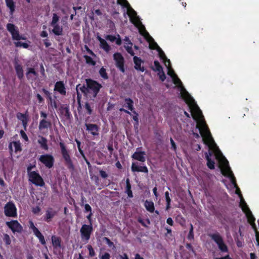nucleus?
Here are the masks:
<instances>
[{"label":"nucleus","instance_id":"1","mask_svg":"<svg viewBox=\"0 0 259 259\" xmlns=\"http://www.w3.org/2000/svg\"><path fill=\"white\" fill-rule=\"evenodd\" d=\"M59 145L60 148L61 154L64 160L65 165L69 170H73L74 169V166L71 158L69 150L68 149L65 144L62 141L59 142Z\"/></svg>","mask_w":259,"mask_h":259},{"label":"nucleus","instance_id":"2","mask_svg":"<svg viewBox=\"0 0 259 259\" xmlns=\"http://www.w3.org/2000/svg\"><path fill=\"white\" fill-rule=\"evenodd\" d=\"M85 82L88 85V98L94 100L102 88V85L98 81L91 78L87 79Z\"/></svg>","mask_w":259,"mask_h":259},{"label":"nucleus","instance_id":"3","mask_svg":"<svg viewBox=\"0 0 259 259\" xmlns=\"http://www.w3.org/2000/svg\"><path fill=\"white\" fill-rule=\"evenodd\" d=\"M201 127H200L198 124H197V127L199 128L200 134L201 135L204 142L206 144L213 143L214 141L211 136L210 132L204 121L201 122Z\"/></svg>","mask_w":259,"mask_h":259},{"label":"nucleus","instance_id":"4","mask_svg":"<svg viewBox=\"0 0 259 259\" xmlns=\"http://www.w3.org/2000/svg\"><path fill=\"white\" fill-rule=\"evenodd\" d=\"M208 236L217 244L219 249L222 252H228V248L225 243L222 236L219 232L209 234Z\"/></svg>","mask_w":259,"mask_h":259},{"label":"nucleus","instance_id":"5","mask_svg":"<svg viewBox=\"0 0 259 259\" xmlns=\"http://www.w3.org/2000/svg\"><path fill=\"white\" fill-rule=\"evenodd\" d=\"M93 225H82L80 229L81 240L85 243H88L91 238V236L93 233Z\"/></svg>","mask_w":259,"mask_h":259},{"label":"nucleus","instance_id":"6","mask_svg":"<svg viewBox=\"0 0 259 259\" xmlns=\"http://www.w3.org/2000/svg\"><path fill=\"white\" fill-rule=\"evenodd\" d=\"M4 213L8 217H17V208L12 201H9L5 204L4 206Z\"/></svg>","mask_w":259,"mask_h":259},{"label":"nucleus","instance_id":"7","mask_svg":"<svg viewBox=\"0 0 259 259\" xmlns=\"http://www.w3.org/2000/svg\"><path fill=\"white\" fill-rule=\"evenodd\" d=\"M29 181L36 186L42 187L45 185L43 179L40 175L35 171H33L28 175Z\"/></svg>","mask_w":259,"mask_h":259},{"label":"nucleus","instance_id":"8","mask_svg":"<svg viewBox=\"0 0 259 259\" xmlns=\"http://www.w3.org/2000/svg\"><path fill=\"white\" fill-rule=\"evenodd\" d=\"M7 29L8 31L11 34L12 39L15 40H20L24 39L20 34L18 27L14 24L12 23H8L7 25Z\"/></svg>","mask_w":259,"mask_h":259},{"label":"nucleus","instance_id":"9","mask_svg":"<svg viewBox=\"0 0 259 259\" xmlns=\"http://www.w3.org/2000/svg\"><path fill=\"white\" fill-rule=\"evenodd\" d=\"M38 160L48 168H51L53 166L55 161L54 157L48 154L40 155Z\"/></svg>","mask_w":259,"mask_h":259},{"label":"nucleus","instance_id":"10","mask_svg":"<svg viewBox=\"0 0 259 259\" xmlns=\"http://www.w3.org/2000/svg\"><path fill=\"white\" fill-rule=\"evenodd\" d=\"M113 59L116 63V66L123 73L125 72L124 60L120 53H115L113 55Z\"/></svg>","mask_w":259,"mask_h":259},{"label":"nucleus","instance_id":"11","mask_svg":"<svg viewBox=\"0 0 259 259\" xmlns=\"http://www.w3.org/2000/svg\"><path fill=\"white\" fill-rule=\"evenodd\" d=\"M7 226L12 230L13 233H20L22 231V227L17 220H13L6 222Z\"/></svg>","mask_w":259,"mask_h":259},{"label":"nucleus","instance_id":"12","mask_svg":"<svg viewBox=\"0 0 259 259\" xmlns=\"http://www.w3.org/2000/svg\"><path fill=\"white\" fill-rule=\"evenodd\" d=\"M78 90H79L83 94L84 96L88 97L89 94L88 90V85L86 84V85H83L81 86L80 84H79L76 86L77 102L78 104V106L81 107L80 100L81 98V95L78 92Z\"/></svg>","mask_w":259,"mask_h":259},{"label":"nucleus","instance_id":"13","mask_svg":"<svg viewBox=\"0 0 259 259\" xmlns=\"http://www.w3.org/2000/svg\"><path fill=\"white\" fill-rule=\"evenodd\" d=\"M222 172L223 175H224V176H227L228 177H229L231 179V181L232 184H233L235 187H237L235 178L234 176L232 171L231 170L230 167L228 165V162L227 160L226 165H225L224 169L222 170Z\"/></svg>","mask_w":259,"mask_h":259},{"label":"nucleus","instance_id":"14","mask_svg":"<svg viewBox=\"0 0 259 259\" xmlns=\"http://www.w3.org/2000/svg\"><path fill=\"white\" fill-rule=\"evenodd\" d=\"M54 90L55 92H58L62 96H65L66 95V88L63 81H57L55 84Z\"/></svg>","mask_w":259,"mask_h":259},{"label":"nucleus","instance_id":"15","mask_svg":"<svg viewBox=\"0 0 259 259\" xmlns=\"http://www.w3.org/2000/svg\"><path fill=\"white\" fill-rule=\"evenodd\" d=\"M85 126L86 127L87 131H89L93 136H96L99 135V132L100 130L99 126L96 124L88 123H85Z\"/></svg>","mask_w":259,"mask_h":259},{"label":"nucleus","instance_id":"16","mask_svg":"<svg viewBox=\"0 0 259 259\" xmlns=\"http://www.w3.org/2000/svg\"><path fill=\"white\" fill-rule=\"evenodd\" d=\"M41 91L46 95V98L49 100L48 105L55 109L57 108V102L53 100L52 97V93L45 88L41 89Z\"/></svg>","mask_w":259,"mask_h":259},{"label":"nucleus","instance_id":"17","mask_svg":"<svg viewBox=\"0 0 259 259\" xmlns=\"http://www.w3.org/2000/svg\"><path fill=\"white\" fill-rule=\"evenodd\" d=\"M57 214V211L54 210L52 208H49L46 211L45 215H44V220L47 222H50L52 219Z\"/></svg>","mask_w":259,"mask_h":259},{"label":"nucleus","instance_id":"18","mask_svg":"<svg viewBox=\"0 0 259 259\" xmlns=\"http://www.w3.org/2000/svg\"><path fill=\"white\" fill-rule=\"evenodd\" d=\"M26 76L28 80H34L36 78L38 77V74L33 68L28 67L27 68Z\"/></svg>","mask_w":259,"mask_h":259},{"label":"nucleus","instance_id":"19","mask_svg":"<svg viewBox=\"0 0 259 259\" xmlns=\"http://www.w3.org/2000/svg\"><path fill=\"white\" fill-rule=\"evenodd\" d=\"M146 153L144 151H136L132 155V158L142 162L146 161Z\"/></svg>","mask_w":259,"mask_h":259},{"label":"nucleus","instance_id":"20","mask_svg":"<svg viewBox=\"0 0 259 259\" xmlns=\"http://www.w3.org/2000/svg\"><path fill=\"white\" fill-rule=\"evenodd\" d=\"M131 169L133 172H142L146 174L148 172L146 166H138L134 162L132 164Z\"/></svg>","mask_w":259,"mask_h":259},{"label":"nucleus","instance_id":"21","mask_svg":"<svg viewBox=\"0 0 259 259\" xmlns=\"http://www.w3.org/2000/svg\"><path fill=\"white\" fill-rule=\"evenodd\" d=\"M133 61L135 64L134 67L135 69L137 70H140L142 72H144L145 71L144 67L141 66V63L143 62V61L140 58L137 56H134Z\"/></svg>","mask_w":259,"mask_h":259},{"label":"nucleus","instance_id":"22","mask_svg":"<svg viewBox=\"0 0 259 259\" xmlns=\"http://www.w3.org/2000/svg\"><path fill=\"white\" fill-rule=\"evenodd\" d=\"M14 67L18 78L22 80L24 77V71L22 65L16 62L15 63Z\"/></svg>","mask_w":259,"mask_h":259},{"label":"nucleus","instance_id":"23","mask_svg":"<svg viewBox=\"0 0 259 259\" xmlns=\"http://www.w3.org/2000/svg\"><path fill=\"white\" fill-rule=\"evenodd\" d=\"M245 213V215L247 218L248 222L250 224V225L252 226L253 228L256 230V226L255 224V219L253 217L251 211L250 210H248V211L244 212Z\"/></svg>","mask_w":259,"mask_h":259},{"label":"nucleus","instance_id":"24","mask_svg":"<svg viewBox=\"0 0 259 259\" xmlns=\"http://www.w3.org/2000/svg\"><path fill=\"white\" fill-rule=\"evenodd\" d=\"M59 110L61 114L64 115L67 119L70 118L71 115L69 111V106L67 105H61Z\"/></svg>","mask_w":259,"mask_h":259},{"label":"nucleus","instance_id":"25","mask_svg":"<svg viewBox=\"0 0 259 259\" xmlns=\"http://www.w3.org/2000/svg\"><path fill=\"white\" fill-rule=\"evenodd\" d=\"M52 245L54 248H60L61 247V239L60 237L53 235L51 237Z\"/></svg>","mask_w":259,"mask_h":259},{"label":"nucleus","instance_id":"26","mask_svg":"<svg viewBox=\"0 0 259 259\" xmlns=\"http://www.w3.org/2000/svg\"><path fill=\"white\" fill-rule=\"evenodd\" d=\"M98 39L99 40L100 44V48L103 49L107 53H108L111 50V47L107 42V41L100 36L98 37Z\"/></svg>","mask_w":259,"mask_h":259},{"label":"nucleus","instance_id":"27","mask_svg":"<svg viewBox=\"0 0 259 259\" xmlns=\"http://www.w3.org/2000/svg\"><path fill=\"white\" fill-rule=\"evenodd\" d=\"M205 158L207 160V166L210 169H214V161L212 160L210 156L212 155V153L211 152H209L208 153L206 152L205 154Z\"/></svg>","mask_w":259,"mask_h":259},{"label":"nucleus","instance_id":"28","mask_svg":"<svg viewBox=\"0 0 259 259\" xmlns=\"http://www.w3.org/2000/svg\"><path fill=\"white\" fill-rule=\"evenodd\" d=\"M52 123L50 121L45 119H42L39 121L38 128L41 131L44 129H47L50 127Z\"/></svg>","mask_w":259,"mask_h":259},{"label":"nucleus","instance_id":"29","mask_svg":"<svg viewBox=\"0 0 259 259\" xmlns=\"http://www.w3.org/2000/svg\"><path fill=\"white\" fill-rule=\"evenodd\" d=\"M124 101L125 104L123 105V107L127 108L130 111H133L134 109L133 100L130 98H126Z\"/></svg>","mask_w":259,"mask_h":259},{"label":"nucleus","instance_id":"30","mask_svg":"<svg viewBox=\"0 0 259 259\" xmlns=\"http://www.w3.org/2000/svg\"><path fill=\"white\" fill-rule=\"evenodd\" d=\"M144 206L147 210L151 213L153 212L155 210L154 203L152 201H148L146 200L145 201Z\"/></svg>","mask_w":259,"mask_h":259},{"label":"nucleus","instance_id":"31","mask_svg":"<svg viewBox=\"0 0 259 259\" xmlns=\"http://www.w3.org/2000/svg\"><path fill=\"white\" fill-rule=\"evenodd\" d=\"M146 35L149 37V39L147 40L149 41H151V42L149 45V48L151 49L152 50H157L158 49L159 46L157 45V44L154 41V39L149 35V34L148 32H146Z\"/></svg>","mask_w":259,"mask_h":259},{"label":"nucleus","instance_id":"32","mask_svg":"<svg viewBox=\"0 0 259 259\" xmlns=\"http://www.w3.org/2000/svg\"><path fill=\"white\" fill-rule=\"evenodd\" d=\"M53 29L52 30L53 33L56 35H62L63 34V28L59 24L51 25Z\"/></svg>","mask_w":259,"mask_h":259},{"label":"nucleus","instance_id":"33","mask_svg":"<svg viewBox=\"0 0 259 259\" xmlns=\"http://www.w3.org/2000/svg\"><path fill=\"white\" fill-rule=\"evenodd\" d=\"M125 193L127 194L128 197H133V194L132 191V187L130 182V180L128 179H127L126 180Z\"/></svg>","mask_w":259,"mask_h":259},{"label":"nucleus","instance_id":"34","mask_svg":"<svg viewBox=\"0 0 259 259\" xmlns=\"http://www.w3.org/2000/svg\"><path fill=\"white\" fill-rule=\"evenodd\" d=\"M6 6L9 8L10 13L13 14L15 10V4L13 0H5Z\"/></svg>","mask_w":259,"mask_h":259},{"label":"nucleus","instance_id":"35","mask_svg":"<svg viewBox=\"0 0 259 259\" xmlns=\"http://www.w3.org/2000/svg\"><path fill=\"white\" fill-rule=\"evenodd\" d=\"M47 142V139L44 137H41L40 139L38 140V143L40 144L41 148L45 150H48L49 149Z\"/></svg>","mask_w":259,"mask_h":259},{"label":"nucleus","instance_id":"36","mask_svg":"<svg viewBox=\"0 0 259 259\" xmlns=\"http://www.w3.org/2000/svg\"><path fill=\"white\" fill-rule=\"evenodd\" d=\"M164 194H165V201H166L165 209L166 210H168L171 207V206H170L171 199L169 196V193L168 191L165 192Z\"/></svg>","mask_w":259,"mask_h":259},{"label":"nucleus","instance_id":"37","mask_svg":"<svg viewBox=\"0 0 259 259\" xmlns=\"http://www.w3.org/2000/svg\"><path fill=\"white\" fill-rule=\"evenodd\" d=\"M240 207L241 208L242 211L245 212L248 210H250L249 207H248L246 203L244 201V200L243 199V198H240V202L239 204Z\"/></svg>","mask_w":259,"mask_h":259},{"label":"nucleus","instance_id":"38","mask_svg":"<svg viewBox=\"0 0 259 259\" xmlns=\"http://www.w3.org/2000/svg\"><path fill=\"white\" fill-rule=\"evenodd\" d=\"M84 108L86 110V113L88 115H91L93 112V107H92L91 104L87 102L85 103Z\"/></svg>","mask_w":259,"mask_h":259},{"label":"nucleus","instance_id":"39","mask_svg":"<svg viewBox=\"0 0 259 259\" xmlns=\"http://www.w3.org/2000/svg\"><path fill=\"white\" fill-rule=\"evenodd\" d=\"M154 65L155 67H152V69L153 71L159 72L163 70L161 65L160 64L159 62L158 61L155 60L154 61Z\"/></svg>","mask_w":259,"mask_h":259},{"label":"nucleus","instance_id":"40","mask_svg":"<svg viewBox=\"0 0 259 259\" xmlns=\"http://www.w3.org/2000/svg\"><path fill=\"white\" fill-rule=\"evenodd\" d=\"M34 234L39 239V242L42 245H44L46 244V242L45 238L39 231Z\"/></svg>","mask_w":259,"mask_h":259},{"label":"nucleus","instance_id":"41","mask_svg":"<svg viewBox=\"0 0 259 259\" xmlns=\"http://www.w3.org/2000/svg\"><path fill=\"white\" fill-rule=\"evenodd\" d=\"M173 82L175 84L177 85L179 87L182 88V92H183V87H182V82L181 80L178 78L177 75L172 78Z\"/></svg>","mask_w":259,"mask_h":259},{"label":"nucleus","instance_id":"42","mask_svg":"<svg viewBox=\"0 0 259 259\" xmlns=\"http://www.w3.org/2000/svg\"><path fill=\"white\" fill-rule=\"evenodd\" d=\"M99 74L104 79H107L109 78L108 75L106 72V70L104 68V67H102L100 69Z\"/></svg>","mask_w":259,"mask_h":259},{"label":"nucleus","instance_id":"43","mask_svg":"<svg viewBox=\"0 0 259 259\" xmlns=\"http://www.w3.org/2000/svg\"><path fill=\"white\" fill-rule=\"evenodd\" d=\"M194 238V228L192 224H190V229L189 230V234L187 236V239L191 241L193 240Z\"/></svg>","mask_w":259,"mask_h":259},{"label":"nucleus","instance_id":"44","mask_svg":"<svg viewBox=\"0 0 259 259\" xmlns=\"http://www.w3.org/2000/svg\"><path fill=\"white\" fill-rule=\"evenodd\" d=\"M87 64L95 66L96 65V62L89 56L84 55L83 56Z\"/></svg>","mask_w":259,"mask_h":259},{"label":"nucleus","instance_id":"45","mask_svg":"<svg viewBox=\"0 0 259 259\" xmlns=\"http://www.w3.org/2000/svg\"><path fill=\"white\" fill-rule=\"evenodd\" d=\"M127 8V14L131 18L135 17L137 15L136 12L130 6L126 7Z\"/></svg>","mask_w":259,"mask_h":259},{"label":"nucleus","instance_id":"46","mask_svg":"<svg viewBox=\"0 0 259 259\" xmlns=\"http://www.w3.org/2000/svg\"><path fill=\"white\" fill-rule=\"evenodd\" d=\"M13 145L15 147V152H20L22 151V148L21 146V143L19 141H15L12 142Z\"/></svg>","mask_w":259,"mask_h":259},{"label":"nucleus","instance_id":"47","mask_svg":"<svg viewBox=\"0 0 259 259\" xmlns=\"http://www.w3.org/2000/svg\"><path fill=\"white\" fill-rule=\"evenodd\" d=\"M3 240L7 246L10 245L11 243V239L9 235L7 234H4Z\"/></svg>","mask_w":259,"mask_h":259},{"label":"nucleus","instance_id":"48","mask_svg":"<svg viewBox=\"0 0 259 259\" xmlns=\"http://www.w3.org/2000/svg\"><path fill=\"white\" fill-rule=\"evenodd\" d=\"M17 117L19 120H20L22 121V120H23V119H28V115L27 114V112H26L25 114H23V113L19 112L17 114Z\"/></svg>","mask_w":259,"mask_h":259},{"label":"nucleus","instance_id":"49","mask_svg":"<svg viewBox=\"0 0 259 259\" xmlns=\"http://www.w3.org/2000/svg\"><path fill=\"white\" fill-rule=\"evenodd\" d=\"M29 227L32 230L34 234L39 231L38 228L35 226L33 222L31 220L29 221Z\"/></svg>","mask_w":259,"mask_h":259},{"label":"nucleus","instance_id":"50","mask_svg":"<svg viewBox=\"0 0 259 259\" xmlns=\"http://www.w3.org/2000/svg\"><path fill=\"white\" fill-rule=\"evenodd\" d=\"M59 17L56 13H54L53 15L52 20L51 23V25H54L58 24L57 22L59 21Z\"/></svg>","mask_w":259,"mask_h":259},{"label":"nucleus","instance_id":"51","mask_svg":"<svg viewBox=\"0 0 259 259\" xmlns=\"http://www.w3.org/2000/svg\"><path fill=\"white\" fill-rule=\"evenodd\" d=\"M157 51L158 52L159 58L161 60H163L164 59H166L167 57H166L163 51L162 50V49L160 47H158V49L157 50Z\"/></svg>","mask_w":259,"mask_h":259},{"label":"nucleus","instance_id":"52","mask_svg":"<svg viewBox=\"0 0 259 259\" xmlns=\"http://www.w3.org/2000/svg\"><path fill=\"white\" fill-rule=\"evenodd\" d=\"M103 241H105L106 243L107 244L109 247L114 248H115V245L113 242H112L107 237H104L103 238Z\"/></svg>","mask_w":259,"mask_h":259},{"label":"nucleus","instance_id":"53","mask_svg":"<svg viewBox=\"0 0 259 259\" xmlns=\"http://www.w3.org/2000/svg\"><path fill=\"white\" fill-rule=\"evenodd\" d=\"M87 248L89 251V256L90 257H93L95 256L96 253L91 245H88Z\"/></svg>","mask_w":259,"mask_h":259},{"label":"nucleus","instance_id":"54","mask_svg":"<svg viewBox=\"0 0 259 259\" xmlns=\"http://www.w3.org/2000/svg\"><path fill=\"white\" fill-rule=\"evenodd\" d=\"M129 45H130V47H125V49L127 52L130 54L132 56H135V53L133 51L132 49V46H133V43L132 42H130L129 43Z\"/></svg>","mask_w":259,"mask_h":259},{"label":"nucleus","instance_id":"55","mask_svg":"<svg viewBox=\"0 0 259 259\" xmlns=\"http://www.w3.org/2000/svg\"><path fill=\"white\" fill-rule=\"evenodd\" d=\"M117 3L125 8L130 7V4L126 0H117Z\"/></svg>","mask_w":259,"mask_h":259},{"label":"nucleus","instance_id":"56","mask_svg":"<svg viewBox=\"0 0 259 259\" xmlns=\"http://www.w3.org/2000/svg\"><path fill=\"white\" fill-rule=\"evenodd\" d=\"M167 68V70H168V71H167V74L169 76H170V77L171 78L175 77V76L177 75V74H175V71L174 70L172 69V68H171V67H168Z\"/></svg>","mask_w":259,"mask_h":259},{"label":"nucleus","instance_id":"57","mask_svg":"<svg viewBox=\"0 0 259 259\" xmlns=\"http://www.w3.org/2000/svg\"><path fill=\"white\" fill-rule=\"evenodd\" d=\"M106 39L110 41L111 42H114L116 39V37L114 35L108 34L105 37Z\"/></svg>","mask_w":259,"mask_h":259},{"label":"nucleus","instance_id":"58","mask_svg":"<svg viewBox=\"0 0 259 259\" xmlns=\"http://www.w3.org/2000/svg\"><path fill=\"white\" fill-rule=\"evenodd\" d=\"M158 75L159 76V79L161 80L162 81H164V80L166 78V76L163 70L159 72H158Z\"/></svg>","mask_w":259,"mask_h":259},{"label":"nucleus","instance_id":"59","mask_svg":"<svg viewBox=\"0 0 259 259\" xmlns=\"http://www.w3.org/2000/svg\"><path fill=\"white\" fill-rule=\"evenodd\" d=\"M194 110H195V111L196 112V114H197V115L198 116H202V113L201 111L200 110L199 108L196 104L194 105Z\"/></svg>","mask_w":259,"mask_h":259},{"label":"nucleus","instance_id":"60","mask_svg":"<svg viewBox=\"0 0 259 259\" xmlns=\"http://www.w3.org/2000/svg\"><path fill=\"white\" fill-rule=\"evenodd\" d=\"M183 92H182V96L183 98L186 99L187 97H189L191 99V100H193V98H191V97L190 96L188 93L186 91V90L183 88Z\"/></svg>","mask_w":259,"mask_h":259},{"label":"nucleus","instance_id":"61","mask_svg":"<svg viewBox=\"0 0 259 259\" xmlns=\"http://www.w3.org/2000/svg\"><path fill=\"white\" fill-rule=\"evenodd\" d=\"M85 213L89 212V213L92 212V209L91 206L89 204H85L84 205V210Z\"/></svg>","mask_w":259,"mask_h":259},{"label":"nucleus","instance_id":"62","mask_svg":"<svg viewBox=\"0 0 259 259\" xmlns=\"http://www.w3.org/2000/svg\"><path fill=\"white\" fill-rule=\"evenodd\" d=\"M20 135L21 137L26 142L28 141L29 139L26 135V134L25 133V132L23 130H21L20 131Z\"/></svg>","mask_w":259,"mask_h":259},{"label":"nucleus","instance_id":"63","mask_svg":"<svg viewBox=\"0 0 259 259\" xmlns=\"http://www.w3.org/2000/svg\"><path fill=\"white\" fill-rule=\"evenodd\" d=\"M100 259H110V254L108 252H105L102 255L99 256Z\"/></svg>","mask_w":259,"mask_h":259},{"label":"nucleus","instance_id":"64","mask_svg":"<svg viewBox=\"0 0 259 259\" xmlns=\"http://www.w3.org/2000/svg\"><path fill=\"white\" fill-rule=\"evenodd\" d=\"M41 210V208L38 206L32 208V211L34 214H38Z\"/></svg>","mask_w":259,"mask_h":259}]
</instances>
